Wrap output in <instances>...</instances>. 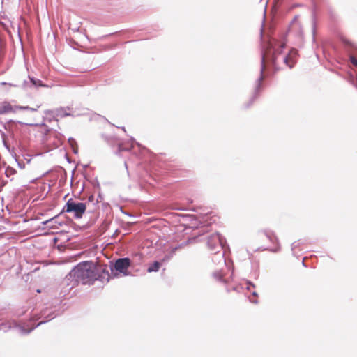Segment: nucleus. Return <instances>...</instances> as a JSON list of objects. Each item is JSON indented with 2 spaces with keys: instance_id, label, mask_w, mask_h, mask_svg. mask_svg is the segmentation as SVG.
<instances>
[{
  "instance_id": "f257e3e1",
  "label": "nucleus",
  "mask_w": 357,
  "mask_h": 357,
  "mask_svg": "<svg viewBox=\"0 0 357 357\" xmlns=\"http://www.w3.org/2000/svg\"><path fill=\"white\" fill-rule=\"evenodd\" d=\"M285 44H279L278 47L273 46V41L270 39L268 42L266 49L263 51L261 54V75L257 79L256 92L261 86V82L264 79V71L267 66L271 64L276 70L282 68V65L287 66L289 68H293L298 58V52L295 49H291L288 54L282 52Z\"/></svg>"
},
{
  "instance_id": "a211bd4d",
  "label": "nucleus",
  "mask_w": 357,
  "mask_h": 357,
  "mask_svg": "<svg viewBox=\"0 0 357 357\" xmlns=\"http://www.w3.org/2000/svg\"><path fill=\"white\" fill-rule=\"evenodd\" d=\"M17 107V110H29L30 107L28 106L23 107V106H16Z\"/></svg>"
},
{
  "instance_id": "20e7f679",
  "label": "nucleus",
  "mask_w": 357,
  "mask_h": 357,
  "mask_svg": "<svg viewBox=\"0 0 357 357\" xmlns=\"http://www.w3.org/2000/svg\"><path fill=\"white\" fill-rule=\"evenodd\" d=\"M43 318L44 320L40 321L36 326H32L30 323L24 324H17L15 321L10 322L9 328H14L17 330V331L21 334H27L29 333L31 331H33L36 327L40 326L43 323L48 321L54 318V316H52L51 313H47V310H44L41 312V314L36 318L37 320Z\"/></svg>"
},
{
  "instance_id": "1a4fd4ad",
  "label": "nucleus",
  "mask_w": 357,
  "mask_h": 357,
  "mask_svg": "<svg viewBox=\"0 0 357 357\" xmlns=\"http://www.w3.org/2000/svg\"><path fill=\"white\" fill-rule=\"evenodd\" d=\"M17 111L16 106H13L8 102H3L0 104V114L8 113H15Z\"/></svg>"
},
{
  "instance_id": "5701e85b",
  "label": "nucleus",
  "mask_w": 357,
  "mask_h": 357,
  "mask_svg": "<svg viewBox=\"0 0 357 357\" xmlns=\"http://www.w3.org/2000/svg\"><path fill=\"white\" fill-rule=\"evenodd\" d=\"M36 110H37V109L30 107L29 111L36 112Z\"/></svg>"
},
{
  "instance_id": "bb28decb",
  "label": "nucleus",
  "mask_w": 357,
  "mask_h": 357,
  "mask_svg": "<svg viewBox=\"0 0 357 357\" xmlns=\"http://www.w3.org/2000/svg\"><path fill=\"white\" fill-rule=\"evenodd\" d=\"M267 236L271 241H273L272 237L270 235H267Z\"/></svg>"
},
{
  "instance_id": "4be33fe9",
  "label": "nucleus",
  "mask_w": 357,
  "mask_h": 357,
  "mask_svg": "<svg viewBox=\"0 0 357 357\" xmlns=\"http://www.w3.org/2000/svg\"><path fill=\"white\" fill-rule=\"evenodd\" d=\"M136 144L137 145V146L139 147V149L140 150H142V149H144V147H142V146H141V144H139V143H136Z\"/></svg>"
},
{
  "instance_id": "cd10ccee",
  "label": "nucleus",
  "mask_w": 357,
  "mask_h": 357,
  "mask_svg": "<svg viewBox=\"0 0 357 357\" xmlns=\"http://www.w3.org/2000/svg\"><path fill=\"white\" fill-rule=\"evenodd\" d=\"M125 166L127 168V162H125Z\"/></svg>"
},
{
  "instance_id": "f3484780",
  "label": "nucleus",
  "mask_w": 357,
  "mask_h": 357,
  "mask_svg": "<svg viewBox=\"0 0 357 357\" xmlns=\"http://www.w3.org/2000/svg\"><path fill=\"white\" fill-rule=\"evenodd\" d=\"M69 143L70 144V145L72 146H73V144L75 143V141L73 138H70L69 139ZM73 149L74 153H76L77 151L75 150V149L74 147H73Z\"/></svg>"
},
{
  "instance_id": "dca6fc26",
  "label": "nucleus",
  "mask_w": 357,
  "mask_h": 357,
  "mask_svg": "<svg viewBox=\"0 0 357 357\" xmlns=\"http://www.w3.org/2000/svg\"><path fill=\"white\" fill-rule=\"evenodd\" d=\"M350 61H351V63L353 65H354V66H356V64H357V59H356L354 56H350Z\"/></svg>"
},
{
  "instance_id": "f8f14e48",
  "label": "nucleus",
  "mask_w": 357,
  "mask_h": 357,
  "mask_svg": "<svg viewBox=\"0 0 357 357\" xmlns=\"http://www.w3.org/2000/svg\"><path fill=\"white\" fill-rule=\"evenodd\" d=\"M160 265V262L155 261L148 267L147 271L149 273L156 272L159 270Z\"/></svg>"
},
{
  "instance_id": "9b49d317",
  "label": "nucleus",
  "mask_w": 357,
  "mask_h": 357,
  "mask_svg": "<svg viewBox=\"0 0 357 357\" xmlns=\"http://www.w3.org/2000/svg\"><path fill=\"white\" fill-rule=\"evenodd\" d=\"M290 31H298V34H299V35L302 34V29L301 27V24L296 20V18L294 20V21L292 22V23L291 24Z\"/></svg>"
},
{
  "instance_id": "b1692460",
  "label": "nucleus",
  "mask_w": 357,
  "mask_h": 357,
  "mask_svg": "<svg viewBox=\"0 0 357 357\" xmlns=\"http://www.w3.org/2000/svg\"><path fill=\"white\" fill-rule=\"evenodd\" d=\"M250 301H251L252 303H257V300H252L251 298H250Z\"/></svg>"
},
{
  "instance_id": "a878e982",
  "label": "nucleus",
  "mask_w": 357,
  "mask_h": 357,
  "mask_svg": "<svg viewBox=\"0 0 357 357\" xmlns=\"http://www.w3.org/2000/svg\"><path fill=\"white\" fill-rule=\"evenodd\" d=\"M262 33H263V28L261 29V35H262ZM261 37L263 38L264 36H261Z\"/></svg>"
},
{
  "instance_id": "6e6552de",
  "label": "nucleus",
  "mask_w": 357,
  "mask_h": 357,
  "mask_svg": "<svg viewBox=\"0 0 357 357\" xmlns=\"http://www.w3.org/2000/svg\"><path fill=\"white\" fill-rule=\"evenodd\" d=\"M29 78V82L24 81L23 82L22 86L24 89L31 88L32 86L36 87V88H38L40 86V87L46 86V85L43 84L42 81L38 79H36L34 77H30Z\"/></svg>"
},
{
  "instance_id": "412c9836",
  "label": "nucleus",
  "mask_w": 357,
  "mask_h": 357,
  "mask_svg": "<svg viewBox=\"0 0 357 357\" xmlns=\"http://www.w3.org/2000/svg\"><path fill=\"white\" fill-rule=\"evenodd\" d=\"M53 220H54V218L50 219V220L44 222L43 224L47 225V224L51 222Z\"/></svg>"
},
{
  "instance_id": "0eeeda50",
  "label": "nucleus",
  "mask_w": 357,
  "mask_h": 357,
  "mask_svg": "<svg viewBox=\"0 0 357 357\" xmlns=\"http://www.w3.org/2000/svg\"><path fill=\"white\" fill-rule=\"evenodd\" d=\"M52 113L56 118H63L68 116H72V108L69 107H60L52 111Z\"/></svg>"
},
{
  "instance_id": "6ab92c4d",
  "label": "nucleus",
  "mask_w": 357,
  "mask_h": 357,
  "mask_svg": "<svg viewBox=\"0 0 357 357\" xmlns=\"http://www.w3.org/2000/svg\"><path fill=\"white\" fill-rule=\"evenodd\" d=\"M298 246V243L296 242H294L291 244V250L294 251V250Z\"/></svg>"
},
{
  "instance_id": "aec40b11",
  "label": "nucleus",
  "mask_w": 357,
  "mask_h": 357,
  "mask_svg": "<svg viewBox=\"0 0 357 357\" xmlns=\"http://www.w3.org/2000/svg\"><path fill=\"white\" fill-rule=\"evenodd\" d=\"M279 250H280V246L279 245L276 248L271 250V251L274 252H278Z\"/></svg>"
},
{
  "instance_id": "39448f33",
  "label": "nucleus",
  "mask_w": 357,
  "mask_h": 357,
  "mask_svg": "<svg viewBox=\"0 0 357 357\" xmlns=\"http://www.w3.org/2000/svg\"><path fill=\"white\" fill-rule=\"evenodd\" d=\"M86 206L85 203L75 202L72 199H70L66 204L63 211L66 213H73L74 217L80 218L85 213Z\"/></svg>"
},
{
  "instance_id": "7ed1b4c3",
  "label": "nucleus",
  "mask_w": 357,
  "mask_h": 357,
  "mask_svg": "<svg viewBox=\"0 0 357 357\" xmlns=\"http://www.w3.org/2000/svg\"><path fill=\"white\" fill-rule=\"evenodd\" d=\"M223 238L218 233L211 234L207 238V245L212 253H217L219 263H225L224 252L222 251L223 247Z\"/></svg>"
},
{
  "instance_id": "393cba45",
  "label": "nucleus",
  "mask_w": 357,
  "mask_h": 357,
  "mask_svg": "<svg viewBox=\"0 0 357 357\" xmlns=\"http://www.w3.org/2000/svg\"><path fill=\"white\" fill-rule=\"evenodd\" d=\"M252 294L253 296H257V294L256 291H252Z\"/></svg>"
},
{
  "instance_id": "f03ea898",
  "label": "nucleus",
  "mask_w": 357,
  "mask_h": 357,
  "mask_svg": "<svg viewBox=\"0 0 357 357\" xmlns=\"http://www.w3.org/2000/svg\"><path fill=\"white\" fill-rule=\"evenodd\" d=\"M100 275L98 273L96 266L88 261L79 264L75 266L65 278V282L68 284L71 279L74 280L72 287L76 282H80L83 284H91L93 281L98 280Z\"/></svg>"
},
{
  "instance_id": "2eb2a0df",
  "label": "nucleus",
  "mask_w": 357,
  "mask_h": 357,
  "mask_svg": "<svg viewBox=\"0 0 357 357\" xmlns=\"http://www.w3.org/2000/svg\"><path fill=\"white\" fill-rule=\"evenodd\" d=\"M252 287H255V285L254 284H252V282H246V289L249 291H250L251 288Z\"/></svg>"
},
{
  "instance_id": "423d86ee",
  "label": "nucleus",
  "mask_w": 357,
  "mask_h": 357,
  "mask_svg": "<svg viewBox=\"0 0 357 357\" xmlns=\"http://www.w3.org/2000/svg\"><path fill=\"white\" fill-rule=\"evenodd\" d=\"M130 265L131 261L129 258H119L115 261L114 268H112L111 271L112 273H114V271L115 270L122 273L123 275H128V268L130 266Z\"/></svg>"
},
{
  "instance_id": "ddd939ff",
  "label": "nucleus",
  "mask_w": 357,
  "mask_h": 357,
  "mask_svg": "<svg viewBox=\"0 0 357 357\" xmlns=\"http://www.w3.org/2000/svg\"><path fill=\"white\" fill-rule=\"evenodd\" d=\"M223 275L222 270L215 271L213 273V276L216 280L227 282V281L223 278Z\"/></svg>"
},
{
  "instance_id": "9d476101",
  "label": "nucleus",
  "mask_w": 357,
  "mask_h": 357,
  "mask_svg": "<svg viewBox=\"0 0 357 357\" xmlns=\"http://www.w3.org/2000/svg\"><path fill=\"white\" fill-rule=\"evenodd\" d=\"M135 142V139L131 137L130 139V145H124L123 144H119L118 146V151L116 152L117 154H120L123 151H128L132 147V144Z\"/></svg>"
},
{
  "instance_id": "4468645a",
  "label": "nucleus",
  "mask_w": 357,
  "mask_h": 357,
  "mask_svg": "<svg viewBox=\"0 0 357 357\" xmlns=\"http://www.w3.org/2000/svg\"><path fill=\"white\" fill-rule=\"evenodd\" d=\"M215 256L214 258H213V261L214 262H217L218 264H223V265H225L226 264V262L225 264L223 263H219V259L218 257V254L217 253H213Z\"/></svg>"
}]
</instances>
